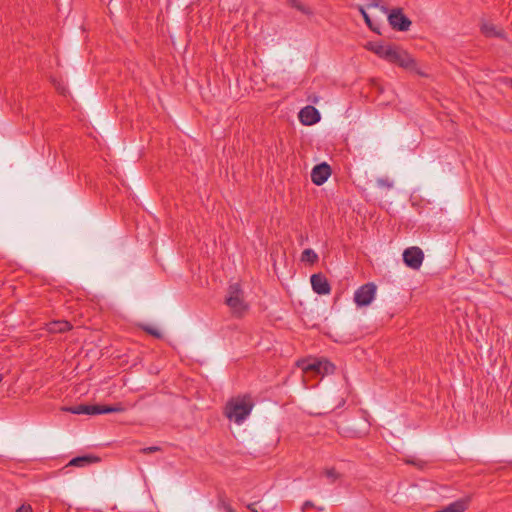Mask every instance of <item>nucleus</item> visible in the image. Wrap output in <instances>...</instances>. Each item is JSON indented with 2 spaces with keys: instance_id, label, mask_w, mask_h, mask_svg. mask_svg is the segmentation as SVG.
Returning a JSON list of instances; mask_svg holds the SVG:
<instances>
[{
  "instance_id": "obj_25",
  "label": "nucleus",
  "mask_w": 512,
  "mask_h": 512,
  "mask_svg": "<svg viewBox=\"0 0 512 512\" xmlns=\"http://www.w3.org/2000/svg\"><path fill=\"white\" fill-rule=\"evenodd\" d=\"M159 450H160V447H158V446H150V447H146V448L141 449V452L143 454H150V453L157 452Z\"/></svg>"
},
{
  "instance_id": "obj_14",
  "label": "nucleus",
  "mask_w": 512,
  "mask_h": 512,
  "mask_svg": "<svg viewBox=\"0 0 512 512\" xmlns=\"http://www.w3.org/2000/svg\"><path fill=\"white\" fill-rule=\"evenodd\" d=\"M46 326L50 333H62L71 329V324L65 320L52 321Z\"/></svg>"
},
{
  "instance_id": "obj_30",
  "label": "nucleus",
  "mask_w": 512,
  "mask_h": 512,
  "mask_svg": "<svg viewBox=\"0 0 512 512\" xmlns=\"http://www.w3.org/2000/svg\"><path fill=\"white\" fill-rule=\"evenodd\" d=\"M2 379H3V378H2V375L0 374V382L2 381Z\"/></svg>"
},
{
  "instance_id": "obj_7",
  "label": "nucleus",
  "mask_w": 512,
  "mask_h": 512,
  "mask_svg": "<svg viewBox=\"0 0 512 512\" xmlns=\"http://www.w3.org/2000/svg\"><path fill=\"white\" fill-rule=\"evenodd\" d=\"M389 24L398 31H407L411 26V21L406 17L401 9H394L388 15Z\"/></svg>"
},
{
  "instance_id": "obj_6",
  "label": "nucleus",
  "mask_w": 512,
  "mask_h": 512,
  "mask_svg": "<svg viewBox=\"0 0 512 512\" xmlns=\"http://www.w3.org/2000/svg\"><path fill=\"white\" fill-rule=\"evenodd\" d=\"M424 260L423 251L416 246L409 247L403 252V261L409 268L417 270L421 267Z\"/></svg>"
},
{
  "instance_id": "obj_16",
  "label": "nucleus",
  "mask_w": 512,
  "mask_h": 512,
  "mask_svg": "<svg viewBox=\"0 0 512 512\" xmlns=\"http://www.w3.org/2000/svg\"><path fill=\"white\" fill-rule=\"evenodd\" d=\"M97 461H99V459L97 457H94V456H79V457L73 458L69 462V465L70 466H75V467H83L85 465H88V464H91V463H94V462H97Z\"/></svg>"
},
{
  "instance_id": "obj_5",
  "label": "nucleus",
  "mask_w": 512,
  "mask_h": 512,
  "mask_svg": "<svg viewBox=\"0 0 512 512\" xmlns=\"http://www.w3.org/2000/svg\"><path fill=\"white\" fill-rule=\"evenodd\" d=\"M377 287L374 283H366L360 286L354 293V301L357 306L364 307L371 304L376 296Z\"/></svg>"
},
{
  "instance_id": "obj_24",
  "label": "nucleus",
  "mask_w": 512,
  "mask_h": 512,
  "mask_svg": "<svg viewBox=\"0 0 512 512\" xmlns=\"http://www.w3.org/2000/svg\"><path fill=\"white\" fill-rule=\"evenodd\" d=\"M15 512H33V508L29 503H22Z\"/></svg>"
},
{
  "instance_id": "obj_26",
  "label": "nucleus",
  "mask_w": 512,
  "mask_h": 512,
  "mask_svg": "<svg viewBox=\"0 0 512 512\" xmlns=\"http://www.w3.org/2000/svg\"><path fill=\"white\" fill-rule=\"evenodd\" d=\"M247 508L251 511V512H264V510L261 509V511L259 509L256 508V503H251V504H248L247 505Z\"/></svg>"
},
{
  "instance_id": "obj_27",
  "label": "nucleus",
  "mask_w": 512,
  "mask_h": 512,
  "mask_svg": "<svg viewBox=\"0 0 512 512\" xmlns=\"http://www.w3.org/2000/svg\"><path fill=\"white\" fill-rule=\"evenodd\" d=\"M223 512H236L229 504L222 503Z\"/></svg>"
},
{
  "instance_id": "obj_28",
  "label": "nucleus",
  "mask_w": 512,
  "mask_h": 512,
  "mask_svg": "<svg viewBox=\"0 0 512 512\" xmlns=\"http://www.w3.org/2000/svg\"><path fill=\"white\" fill-rule=\"evenodd\" d=\"M309 507H313V503L311 501H306L304 504H303V509H307Z\"/></svg>"
},
{
  "instance_id": "obj_4",
  "label": "nucleus",
  "mask_w": 512,
  "mask_h": 512,
  "mask_svg": "<svg viewBox=\"0 0 512 512\" xmlns=\"http://www.w3.org/2000/svg\"><path fill=\"white\" fill-rule=\"evenodd\" d=\"M303 372H316L317 374H332L335 370V365L328 360H301L297 362Z\"/></svg>"
},
{
  "instance_id": "obj_19",
  "label": "nucleus",
  "mask_w": 512,
  "mask_h": 512,
  "mask_svg": "<svg viewBox=\"0 0 512 512\" xmlns=\"http://www.w3.org/2000/svg\"><path fill=\"white\" fill-rule=\"evenodd\" d=\"M289 3L292 7L296 8L297 10L301 11L304 14H311V11L309 8L301 4L298 0H289Z\"/></svg>"
},
{
  "instance_id": "obj_23",
  "label": "nucleus",
  "mask_w": 512,
  "mask_h": 512,
  "mask_svg": "<svg viewBox=\"0 0 512 512\" xmlns=\"http://www.w3.org/2000/svg\"><path fill=\"white\" fill-rule=\"evenodd\" d=\"M368 4H367V7L368 8H371V7H374V8H380L384 13H387V8L384 7V6H381L380 2L381 0H368Z\"/></svg>"
},
{
  "instance_id": "obj_20",
  "label": "nucleus",
  "mask_w": 512,
  "mask_h": 512,
  "mask_svg": "<svg viewBox=\"0 0 512 512\" xmlns=\"http://www.w3.org/2000/svg\"><path fill=\"white\" fill-rule=\"evenodd\" d=\"M376 184L379 188L387 190L393 187V182L389 178H379L377 179Z\"/></svg>"
},
{
  "instance_id": "obj_12",
  "label": "nucleus",
  "mask_w": 512,
  "mask_h": 512,
  "mask_svg": "<svg viewBox=\"0 0 512 512\" xmlns=\"http://www.w3.org/2000/svg\"><path fill=\"white\" fill-rule=\"evenodd\" d=\"M405 69H414L415 61L406 51L398 49L394 62Z\"/></svg>"
},
{
  "instance_id": "obj_9",
  "label": "nucleus",
  "mask_w": 512,
  "mask_h": 512,
  "mask_svg": "<svg viewBox=\"0 0 512 512\" xmlns=\"http://www.w3.org/2000/svg\"><path fill=\"white\" fill-rule=\"evenodd\" d=\"M370 49L379 57L393 63L399 48L393 45L371 44Z\"/></svg>"
},
{
  "instance_id": "obj_29",
  "label": "nucleus",
  "mask_w": 512,
  "mask_h": 512,
  "mask_svg": "<svg viewBox=\"0 0 512 512\" xmlns=\"http://www.w3.org/2000/svg\"><path fill=\"white\" fill-rule=\"evenodd\" d=\"M407 462H408V463H411V464H414V465H419V463H418V462H415V461H410V460H408Z\"/></svg>"
},
{
  "instance_id": "obj_22",
  "label": "nucleus",
  "mask_w": 512,
  "mask_h": 512,
  "mask_svg": "<svg viewBox=\"0 0 512 512\" xmlns=\"http://www.w3.org/2000/svg\"><path fill=\"white\" fill-rule=\"evenodd\" d=\"M358 10L359 12L361 13V15L363 16L366 24L372 29V30H376V28L374 27L373 23H372V20L370 18V16L368 15V13L366 12L365 8L363 6H359L358 7Z\"/></svg>"
},
{
  "instance_id": "obj_15",
  "label": "nucleus",
  "mask_w": 512,
  "mask_h": 512,
  "mask_svg": "<svg viewBox=\"0 0 512 512\" xmlns=\"http://www.w3.org/2000/svg\"><path fill=\"white\" fill-rule=\"evenodd\" d=\"M467 509V500L460 499L450 503L446 507L436 512H464Z\"/></svg>"
},
{
  "instance_id": "obj_11",
  "label": "nucleus",
  "mask_w": 512,
  "mask_h": 512,
  "mask_svg": "<svg viewBox=\"0 0 512 512\" xmlns=\"http://www.w3.org/2000/svg\"><path fill=\"white\" fill-rule=\"evenodd\" d=\"M299 119L304 125H313L320 120V113L315 107L308 105L300 110Z\"/></svg>"
},
{
  "instance_id": "obj_10",
  "label": "nucleus",
  "mask_w": 512,
  "mask_h": 512,
  "mask_svg": "<svg viewBox=\"0 0 512 512\" xmlns=\"http://www.w3.org/2000/svg\"><path fill=\"white\" fill-rule=\"evenodd\" d=\"M310 281L312 289L315 293L319 295H327L330 293L331 287L324 275L320 273L313 274Z\"/></svg>"
},
{
  "instance_id": "obj_2",
  "label": "nucleus",
  "mask_w": 512,
  "mask_h": 512,
  "mask_svg": "<svg viewBox=\"0 0 512 512\" xmlns=\"http://www.w3.org/2000/svg\"><path fill=\"white\" fill-rule=\"evenodd\" d=\"M127 410V407L122 403H117L114 405H88V404H80L74 407L66 408L65 411H68L72 414L81 415H99V414H107V413H120Z\"/></svg>"
},
{
  "instance_id": "obj_21",
  "label": "nucleus",
  "mask_w": 512,
  "mask_h": 512,
  "mask_svg": "<svg viewBox=\"0 0 512 512\" xmlns=\"http://www.w3.org/2000/svg\"><path fill=\"white\" fill-rule=\"evenodd\" d=\"M143 330L146 331L148 334L156 337V338H161L162 337V334L160 332V330L154 326H151V325H143L142 326Z\"/></svg>"
},
{
  "instance_id": "obj_3",
  "label": "nucleus",
  "mask_w": 512,
  "mask_h": 512,
  "mask_svg": "<svg viewBox=\"0 0 512 512\" xmlns=\"http://www.w3.org/2000/svg\"><path fill=\"white\" fill-rule=\"evenodd\" d=\"M225 303L233 315L237 317L242 316L247 311L248 305L244 300L243 291L238 283L229 286Z\"/></svg>"
},
{
  "instance_id": "obj_13",
  "label": "nucleus",
  "mask_w": 512,
  "mask_h": 512,
  "mask_svg": "<svg viewBox=\"0 0 512 512\" xmlns=\"http://www.w3.org/2000/svg\"><path fill=\"white\" fill-rule=\"evenodd\" d=\"M480 30L486 37L504 38L503 30L489 21H482Z\"/></svg>"
},
{
  "instance_id": "obj_17",
  "label": "nucleus",
  "mask_w": 512,
  "mask_h": 512,
  "mask_svg": "<svg viewBox=\"0 0 512 512\" xmlns=\"http://www.w3.org/2000/svg\"><path fill=\"white\" fill-rule=\"evenodd\" d=\"M317 260H318L317 253L311 248L305 249L301 254V261H303V262H306L309 264H314L315 262H317Z\"/></svg>"
},
{
  "instance_id": "obj_8",
  "label": "nucleus",
  "mask_w": 512,
  "mask_h": 512,
  "mask_svg": "<svg viewBox=\"0 0 512 512\" xmlns=\"http://www.w3.org/2000/svg\"><path fill=\"white\" fill-rule=\"evenodd\" d=\"M331 175V168L327 163L316 165L311 172V180L315 185L324 184Z\"/></svg>"
},
{
  "instance_id": "obj_1",
  "label": "nucleus",
  "mask_w": 512,
  "mask_h": 512,
  "mask_svg": "<svg viewBox=\"0 0 512 512\" xmlns=\"http://www.w3.org/2000/svg\"><path fill=\"white\" fill-rule=\"evenodd\" d=\"M253 402L247 395L231 398L225 406V416L236 424H242L253 409Z\"/></svg>"
},
{
  "instance_id": "obj_31",
  "label": "nucleus",
  "mask_w": 512,
  "mask_h": 512,
  "mask_svg": "<svg viewBox=\"0 0 512 512\" xmlns=\"http://www.w3.org/2000/svg\"><path fill=\"white\" fill-rule=\"evenodd\" d=\"M511 85H512V79H511Z\"/></svg>"
},
{
  "instance_id": "obj_18",
  "label": "nucleus",
  "mask_w": 512,
  "mask_h": 512,
  "mask_svg": "<svg viewBox=\"0 0 512 512\" xmlns=\"http://www.w3.org/2000/svg\"><path fill=\"white\" fill-rule=\"evenodd\" d=\"M323 474L329 480L330 483L336 482L340 477L339 473L334 468H326L323 471Z\"/></svg>"
}]
</instances>
